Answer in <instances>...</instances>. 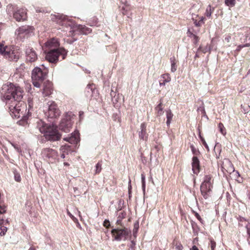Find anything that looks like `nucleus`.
<instances>
[{
  "label": "nucleus",
  "mask_w": 250,
  "mask_h": 250,
  "mask_svg": "<svg viewBox=\"0 0 250 250\" xmlns=\"http://www.w3.org/2000/svg\"><path fill=\"white\" fill-rule=\"evenodd\" d=\"M183 248V247L181 243H176L175 245L176 250H182Z\"/></svg>",
  "instance_id": "45"
},
{
  "label": "nucleus",
  "mask_w": 250,
  "mask_h": 250,
  "mask_svg": "<svg viewBox=\"0 0 250 250\" xmlns=\"http://www.w3.org/2000/svg\"><path fill=\"white\" fill-rule=\"evenodd\" d=\"M52 83L51 82L47 81L43 84L42 94L44 96H48L52 93Z\"/></svg>",
  "instance_id": "15"
},
{
  "label": "nucleus",
  "mask_w": 250,
  "mask_h": 250,
  "mask_svg": "<svg viewBox=\"0 0 250 250\" xmlns=\"http://www.w3.org/2000/svg\"><path fill=\"white\" fill-rule=\"evenodd\" d=\"M167 114V126H169L171 123V121L173 117V114L172 113L170 110H167L166 111Z\"/></svg>",
  "instance_id": "24"
},
{
  "label": "nucleus",
  "mask_w": 250,
  "mask_h": 250,
  "mask_svg": "<svg viewBox=\"0 0 250 250\" xmlns=\"http://www.w3.org/2000/svg\"><path fill=\"white\" fill-rule=\"evenodd\" d=\"M34 28L33 26L24 25L20 27L15 32L18 39L22 40L28 38L34 34Z\"/></svg>",
  "instance_id": "6"
},
{
  "label": "nucleus",
  "mask_w": 250,
  "mask_h": 250,
  "mask_svg": "<svg viewBox=\"0 0 250 250\" xmlns=\"http://www.w3.org/2000/svg\"><path fill=\"white\" fill-rule=\"evenodd\" d=\"M128 188L129 194H130V190H131V180H130V179H129V182H128Z\"/></svg>",
  "instance_id": "57"
},
{
  "label": "nucleus",
  "mask_w": 250,
  "mask_h": 250,
  "mask_svg": "<svg viewBox=\"0 0 250 250\" xmlns=\"http://www.w3.org/2000/svg\"><path fill=\"white\" fill-rule=\"evenodd\" d=\"M67 53V51L63 48L51 49L46 53L45 59L51 63H56L60 56H62V60L64 59Z\"/></svg>",
  "instance_id": "3"
},
{
  "label": "nucleus",
  "mask_w": 250,
  "mask_h": 250,
  "mask_svg": "<svg viewBox=\"0 0 250 250\" xmlns=\"http://www.w3.org/2000/svg\"><path fill=\"white\" fill-rule=\"evenodd\" d=\"M104 226L106 228H108L110 226V222L108 220H105L103 224Z\"/></svg>",
  "instance_id": "49"
},
{
  "label": "nucleus",
  "mask_w": 250,
  "mask_h": 250,
  "mask_svg": "<svg viewBox=\"0 0 250 250\" xmlns=\"http://www.w3.org/2000/svg\"><path fill=\"white\" fill-rule=\"evenodd\" d=\"M141 179H142V188L143 190H145V176L144 174H141Z\"/></svg>",
  "instance_id": "43"
},
{
  "label": "nucleus",
  "mask_w": 250,
  "mask_h": 250,
  "mask_svg": "<svg viewBox=\"0 0 250 250\" xmlns=\"http://www.w3.org/2000/svg\"><path fill=\"white\" fill-rule=\"evenodd\" d=\"M225 3L228 6L232 7L235 6L236 1L235 0H225Z\"/></svg>",
  "instance_id": "29"
},
{
  "label": "nucleus",
  "mask_w": 250,
  "mask_h": 250,
  "mask_svg": "<svg viewBox=\"0 0 250 250\" xmlns=\"http://www.w3.org/2000/svg\"><path fill=\"white\" fill-rule=\"evenodd\" d=\"M18 8L17 6L13 4H9L6 7V11L8 14L11 15L13 14L14 16V13L18 9Z\"/></svg>",
  "instance_id": "21"
},
{
  "label": "nucleus",
  "mask_w": 250,
  "mask_h": 250,
  "mask_svg": "<svg viewBox=\"0 0 250 250\" xmlns=\"http://www.w3.org/2000/svg\"><path fill=\"white\" fill-rule=\"evenodd\" d=\"M6 211V206L0 202V214L4 213Z\"/></svg>",
  "instance_id": "37"
},
{
  "label": "nucleus",
  "mask_w": 250,
  "mask_h": 250,
  "mask_svg": "<svg viewBox=\"0 0 250 250\" xmlns=\"http://www.w3.org/2000/svg\"><path fill=\"white\" fill-rule=\"evenodd\" d=\"M126 215V212L124 211H122L121 212L119 213L118 218L123 220L125 218Z\"/></svg>",
  "instance_id": "40"
},
{
  "label": "nucleus",
  "mask_w": 250,
  "mask_h": 250,
  "mask_svg": "<svg viewBox=\"0 0 250 250\" xmlns=\"http://www.w3.org/2000/svg\"><path fill=\"white\" fill-rule=\"evenodd\" d=\"M41 154L45 160L51 163H55L58 157L57 152L50 148H43Z\"/></svg>",
  "instance_id": "8"
},
{
  "label": "nucleus",
  "mask_w": 250,
  "mask_h": 250,
  "mask_svg": "<svg viewBox=\"0 0 250 250\" xmlns=\"http://www.w3.org/2000/svg\"><path fill=\"white\" fill-rule=\"evenodd\" d=\"M65 141L68 142L71 144H76L80 141L79 133L75 130L71 134V136L63 138Z\"/></svg>",
  "instance_id": "14"
},
{
  "label": "nucleus",
  "mask_w": 250,
  "mask_h": 250,
  "mask_svg": "<svg viewBox=\"0 0 250 250\" xmlns=\"http://www.w3.org/2000/svg\"><path fill=\"white\" fill-rule=\"evenodd\" d=\"M231 37L229 35L227 36L225 38V41H226L227 42H229L230 41Z\"/></svg>",
  "instance_id": "54"
},
{
  "label": "nucleus",
  "mask_w": 250,
  "mask_h": 250,
  "mask_svg": "<svg viewBox=\"0 0 250 250\" xmlns=\"http://www.w3.org/2000/svg\"><path fill=\"white\" fill-rule=\"evenodd\" d=\"M77 39H68L67 42L70 44L73 43L75 41H76Z\"/></svg>",
  "instance_id": "55"
},
{
  "label": "nucleus",
  "mask_w": 250,
  "mask_h": 250,
  "mask_svg": "<svg viewBox=\"0 0 250 250\" xmlns=\"http://www.w3.org/2000/svg\"><path fill=\"white\" fill-rule=\"evenodd\" d=\"M45 45L46 47L48 48V49L51 50L53 48H58L59 42L57 39L52 38L46 42Z\"/></svg>",
  "instance_id": "17"
},
{
  "label": "nucleus",
  "mask_w": 250,
  "mask_h": 250,
  "mask_svg": "<svg viewBox=\"0 0 250 250\" xmlns=\"http://www.w3.org/2000/svg\"><path fill=\"white\" fill-rule=\"evenodd\" d=\"M202 183L212 185V176L211 175H206Z\"/></svg>",
  "instance_id": "27"
},
{
  "label": "nucleus",
  "mask_w": 250,
  "mask_h": 250,
  "mask_svg": "<svg viewBox=\"0 0 250 250\" xmlns=\"http://www.w3.org/2000/svg\"><path fill=\"white\" fill-rule=\"evenodd\" d=\"M67 214L73 219L74 220V219H75V218L74 217V216L69 211H67Z\"/></svg>",
  "instance_id": "61"
},
{
  "label": "nucleus",
  "mask_w": 250,
  "mask_h": 250,
  "mask_svg": "<svg viewBox=\"0 0 250 250\" xmlns=\"http://www.w3.org/2000/svg\"><path fill=\"white\" fill-rule=\"evenodd\" d=\"M57 19L58 20L56 21L59 24L66 27L71 26L70 22L66 20L65 16L58 15Z\"/></svg>",
  "instance_id": "19"
},
{
  "label": "nucleus",
  "mask_w": 250,
  "mask_h": 250,
  "mask_svg": "<svg viewBox=\"0 0 250 250\" xmlns=\"http://www.w3.org/2000/svg\"><path fill=\"white\" fill-rule=\"evenodd\" d=\"M12 146L14 147V148L18 152H21V150L19 146L17 145L14 144H11Z\"/></svg>",
  "instance_id": "47"
},
{
  "label": "nucleus",
  "mask_w": 250,
  "mask_h": 250,
  "mask_svg": "<svg viewBox=\"0 0 250 250\" xmlns=\"http://www.w3.org/2000/svg\"><path fill=\"white\" fill-rule=\"evenodd\" d=\"M95 88V86L93 83L89 84L87 85L86 87V89L87 90L88 92H89V90L93 92Z\"/></svg>",
  "instance_id": "35"
},
{
  "label": "nucleus",
  "mask_w": 250,
  "mask_h": 250,
  "mask_svg": "<svg viewBox=\"0 0 250 250\" xmlns=\"http://www.w3.org/2000/svg\"><path fill=\"white\" fill-rule=\"evenodd\" d=\"M199 19V21L202 24H203L204 23V20L205 19V18L203 17H201Z\"/></svg>",
  "instance_id": "59"
},
{
  "label": "nucleus",
  "mask_w": 250,
  "mask_h": 250,
  "mask_svg": "<svg viewBox=\"0 0 250 250\" xmlns=\"http://www.w3.org/2000/svg\"><path fill=\"white\" fill-rule=\"evenodd\" d=\"M195 216L196 217L197 219L199 220L201 223H202V219L201 217V216L199 215V214H198L197 213H196L195 214Z\"/></svg>",
  "instance_id": "56"
},
{
  "label": "nucleus",
  "mask_w": 250,
  "mask_h": 250,
  "mask_svg": "<svg viewBox=\"0 0 250 250\" xmlns=\"http://www.w3.org/2000/svg\"><path fill=\"white\" fill-rule=\"evenodd\" d=\"M201 142L203 144V145L205 146V147L208 150H209V147H208V144H207L205 140L204 139V138H201Z\"/></svg>",
  "instance_id": "46"
},
{
  "label": "nucleus",
  "mask_w": 250,
  "mask_h": 250,
  "mask_svg": "<svg viewBox=\"0 0 250 250\" xmlns=\"http://www.w3.org/2000/svg\"><path fill=\"white\" fill-rule=\"evenodd\" d=\"M242 35L244 38L243 39L244 42L250 41V29H247L244 33H242Z\"/></svg>",
  "instance_id": "25"
},
{
  "label": "nucleus",
  "mask_w": 250,
  "mask_h": 250,
  "mask_svg": "<svg viewBox=\"0 0 250 250\" xmlns=\"http://www.w3.org/2000/svg\"><path fill=\"white\" fill-rule=\"evenodd\" d=\"M48 70L44 68L42 70L40 67H36L32 72V79L40 81H43L46 78Z\"/></svg>",
  "instance_id": "9"
},
{
  "label": "nucleus",
  "mask_w": 250,
  "mask_h": 250,
  "mask_svg": "<svg viewBox=\"0 0 250 250\" xmlns=\"http://www.w3.org/2000/svg\"><path fill=\"white\" fill-rule=\"evenodd\" d=\"M210 246L211 250H215L214 249L216 247V242L212 239H210Z\"/></svg>",
  "instance_id": "42"
},
{
  "label": "nucleus",
  "mask_w": 250,
  "mask_h": 250,
  "mask_svg": "<svg viewBox=\"0 0 250 250\" xmlns=\"http://www.w3.org/2000/svg\"><path fill=\"white\" fill-rule=\"evenodd\" d=\"M242 46L243 48L246 47H249L250 46V43H246L245 44H243Z\"/></svg>",
  "instance_id": "64"
},
{
  "label": "nucleus",
  "mask_w": 250,
  "mask_h": 250,
  "mask_svg": "<svg viewBox=\"0 0 250 250\" xmlns=\"http://www.w3.org/2000/svg\"><path fill=\"white\" fill-rule=\"evenodd\" d=\"M213 10L214 8H212L210 5H208L205 13V16L208 18H210Z\"/></svg>",
  "instance_id": "26"
},
{
  "label": "nucleus",
  "mask_w": 250,
  "mask_h": 250,
  "mask_svg": "<svg viewBox=\"0 0 250 250\" xmlns=\"http://www.w3.org/2000/svg\"><path fill=\"white\" fill-rule=\"evenodd\" d=\"M13 17L18 21H23L26 19V12L24 8H18L14 13Z\"/></svg>",
  "instance_id": "12"
},
{
  "label": "nucleus",
  "mask_w": 250,
  "mask_h": 250,
  "mask_svg": "<svg viewBox=\"0 0 250 250\" xmlns=\"http://www.w3.org/2000/svg\"><path fill=\"white\" fill-rule=\"evenodd\" d=\"M193 23H194V25L197 27H200L202 25V24L200 22L199 20L198 21L197 20H194L193 21Z\"/></svg>",
  "instance_id": "48"
},
{
  "label": "nucleus",
  "mask_w": 250,
  "mask_h": 250,
  "mask_svg": "<svg viewBox=\"0 0 250 250\" xmlns=\"http://www.w3.org/2000/svg\"><path fill=\"white\" fill-rule=\"evenodd\" d=\"M122 10H123V14L124 15H126V10L125 9V8L124 7H123L122 8Z\"/></svg>",
  "instance_id": "62"
},
{
  "label": "nucleus",
  "mask_w": 250,
  "mask_h": 250,
  "mask_svg": "<svg viewBox=\"0 0 250 250\" xmlns=\"http://www.w3.org/2000/svg\"><path fill=\"white\" fill-rule=\"evenodd\" d=\"M192 169L194 174H197L200 171V162L196 156H193L192 160Z\"/></svg>",
  "instance_id": "16"
},
{
  "label": "nucleus",
  "mask_w": 250,
  "mask_h": 250,
  "mask_svg": "<svg viewBox=\"0 0 250 250\" xmlns=\"http://www.w3.org/2000/svg\"><path fill=\"white\" fill-rule=\"evenodd\" d=\"M102 170V164L100 162H98L96 165V173H99Z\"/></svg>",
  "instance_id": "38"
},
{
  "label": "nucleus",
  "mask_w": 250,
  "mask_h": 250,
  "mask_svg": "<svg viewBox=\"0 0 250 250\" xmlns=\"http://www.w3.org/2000/svg\"><path fill=\"white\" fill-rule=\"evenodd\" d=\"M218 128L219 129L220 132L223 135H225L226 134V131L225 128L224 126V125L222 123H220L218 125Z\"/></svg>",
  "instance_id": "31"
},
{
  "label": "nucleus",
  "mask_w": 250,
  "mask_h": 250,
  "mask_svg": "<svg viewBox=\"0 0 250 250\" xmlns=\"http://www.w3.org/2000/svg\"><path fill=\"white\" fill-rule=\"evenodd\" d=\"M198 51H201L204 53H206L208 52L209 51L210 48L209 47H208V45L204 47H202L201 46H200L198 49Z\"/></svg>",
  "instance_id": "32"
},
{
  "label": "nucleus",
  "mask_w": 250,
  "mask_h": 250,
  "mask_svg": "<svg viewBox=\"0 0 250 250\" xmlns=\"http://www.w3.org/2000/svg\"><path fill=\"white\" fill-rule=\"evenodd\" d=\"M112 234L114 236V239L118 241L125 240L131 233L129 229L125 227L120 228L116 227L111 230Z\"/></svg>",
  "instance_id": "5"
},
{
  "label": "nucleus",
  "mask_w": 250,
  "mask_h": 250,
  "mask_svg": "<svg viewBox=\"0 0 250 250\" xmlns=\"http://www.w3.org/2000/svg\"><path fill=\"white\" fill-rule=\"evenodd\" d=\"M155 109L157 111L158 116H161L163 114V107L161 102L156 107Z\"/></svg>",
  "instance_id": "28"
},
{
  "label": "nucleus",
  "mask_w": 250,
  "mask_h": 250,
  "mask_svg": "<svg viewBox=\"0 0 250 250\" xmlns=\"http://www.w3.org/2000/svg\"><path fill=\"white\" fill-rule=\"evenodd\" d=\"M32 81L33 84L36 87H40L41 86V83L43 82L35 80H32Z\"/></svg>",
  "instance_id": "39"
},
{
  "label": "nucleus",
  "mask_w": 250,
  "mask_h": 250,
  "mask_svg": "<svg viewBox=\"0 0 250 250\" xmlns=\"http://www.w3.org/2000/svg\"><path fill=\"white\" fill-rule=\"evenodd\" d=\"M242 48H243L242 45H238L235 50V53H238V52H239Z\"/></svg>",
  "instance_id": "51"
},
{
  "label": "nucleus",
  "mask_w": 250,
  "mask_h": 250,
  "mask_svg": "<svg viewBox=\"0 0 250 250\" xmlns=\"http://www.w3.org/2000/svg\"><path fill=\"white\" fill-rule=\"evenodd\" d=\"M7 231V227L3 225L0 226V236H4Z\"/></svg>",
  "instance_id": "30"
},
{
  "label": "nucleus",
  "mask_w": 250,
  "mask_h": 250,
  "mask_svg": "<svg viewBox=\"0 0 250 250\" xmlns=\"http://www.w3.org/2000/svg\"><path fill=\"white\" fill-rule=\"evenodd\" d=\"M190 36H191L192 37H193V43L195 44H196L198 42H199V38L198 36H197L196 35L192 33H189Z\"/></svg>",
  "instance_id": "36"
},
{
  "label": "nucleus",
  "mask_w": 250,
  "mask_h": 250,
  "mask_svg": "<svg viewBox=\"0 0 250 250\" xmlns=\"http://www.w3.org/2000/svg\"><path fill=\"white\" fill-rule=\"evenodd\" d=\"M2 91L11 116L21 118L18 122L20 125L24 126L26 125L28 117L31 115L32 110V101H28V108L27 111L26 105L22 101L23 90L21 87L10 83L2 86Z\"/></svg>",
  "instance_id": "1"
},
{
  "label": "nucleus",
  "mask_w": 250,
  "mask_h": 250,
  "mask_svg": "<svg viewBox=\"0 0 250 250\" xmlns=\"http://www.w3.org/2000/svg\"><path fill=\"white\" fill-rule=\"evenodd\" d=\"M14 179L16 181L20 182L21 181V175L17 171H14Z\"/></svg>",
  "instance_id": "33"
},
{
  "label": "nucleus",
  "mask_w": 250,
  "mask_h": 250,
  "mask_svg": "<svg viewBox=\"0 0 250 250\" xmlns=\"http://www.w3.org/2000/svg\"><path fill=\"white\" fill-rule=\"evenodd\" d=\"M37 127L39 128L40 131L42 133V128L46 130L49 127V125H47L42 120H40L37 122Z\"/></svg>",
  "instance_id": "23"
},
{
  "label": "nucleus",
  "mask_w": 250,
  "mask_h": 250,
  "mask_svg": "<svg viewBox=\"0 0 250 250\" xmlns=\"http://www.w3.org/2000/svg\"><path fill=\"white\" fill-rule=\"evenodd\" d=\"M135 244V242L133 240H132L131 241V244L129 245V248L132 250H134Z\"/></svg>",
  "instance_id": "50"
},
{
  "label": "nucleus",
  "mask_w": 250,
  "mask_h": 250,
  "mask_svg": "<svg viewBox=\"0 0 250 250\" xmlns=\"http://www.w3.org/2000/svg\"><path fill=\"white\" fill-rule=\"evenodd\" d=\"M246 228L247 229V233H248V235H249V236L250 237V225H247L246 226Z\"/></svg>",
  "instance_id": "58"
},
{
  "label": "nucleus",
  "mask_w": 250,
  "mask_h": 250,
  "mask_svg": "<svg viewBox=\"0 0 250 250\" xmlns=\"http://www.w3.org/2000/svg\"><path fill=\"white\" fill-rule=\"evenodd\" d=\"M170 61L171 62V71L172 72H175L177 70V65L175 58L174 57H171L170 58Z\"/></svg>",
  "instance_id": "22"
},
{
  "label": "nucleus",
  "mask_w": 250,
  "mask_h": 250,
  "mask_svg": "<svg viewBox=\"0 0 250 250\" xmlns=\"http://www.w3.org/2000/svg\"><path fill=\"white\" fill-rule=\"evenodd\" d=\"M161 80L159 82L160 86L165 85L166 83H168L171 80V78L168 74H165L161 76Z\"/></svg>",
  "instance_id": "20"
},
{
  "label": "nucleus",
  "mask_w": 250,
  "mask_h": 250,
  "mask_svg": "<svg viewBox=\"0 0 250 250\" xmlns=\"http://www.w3.org/2000/svg\"><path fill=\"white\" fill-rule=\"evenodd\" d=\"M146 125L145 123L141 124L140 125V131L139 132V136L140 139L146 140L147 135L146 132Z\"/></svg>",
  "instance_id": "18"
},
{
  "label": "nucleus",
  "mask_w": 250,
  "mask_h": 250,
  "mask_svg": "<svg viewBox=\"0 0 250 250\" xmlns=\"http://www.w3.org/2000/svg\"><path fill=\"white\" fill-rule=\"evenodd\" d=\"M198 17V15L195 14H192L191 15V19L193 21L194 20H197V18Z\"/></svg>",
  "instance_id": "52"
},
{
  "label": "nucleus",
  "mask_w": 250,
  "mask_h": 250,
  "mask_svg": "<svg viewBox=\"0 0 250 250\" xmlns=\"http://www.w3.org/2000/svg\"><path fill=\"white\" fill-rule=\"evenodd\" d=\"M9 224V221L8 219L4 220L1 219L0 220V226L3 225L4 226L7 227Z\"/></svg>",
  "instance_id": "41"
},
{
  "label": "nucleus",
  "mask_w": 250,
  "mask_h": 250,
  "mask_svg": "<svg viewBox=\"0 0 250 250\" xmlns=\"http://www.w3.org/2000/svg\"><path fill=\"white\" fill-rule=\"evenodd\" d=\"M212 185L210 184L202 183L200 186V190L202 195L205 199H208L211 192Z\"/></svg>",
  "instance_id": "10"
},
{
  "label": "nucleus",
  "mask_w": 250,
  "mask_h": 250,
  "mask_svg": "<svg viewBox=\"0 0 250 250\" xmlns=\"http://www.w3.org/2000/svg\"><path fill=\"white\" fill-rule=\"evenodd\" d=\"M42 133H43L45 138L49 141H55L59 140L61 137L56 127L49 125L46 130L42 128Z\"/></svg>",
  "instance_id": "7"
},
{
  "label": "nucleus",
  "mask_w": 250,
  "mask_h": 250,
  "mask_svg": "<svg viewBox=\"0 0 250 250\" xmlns=\"http://www.w3.org/2000/svg\"><path fill=\"white\" fill-rule=\"evenodd\" d=\"M191 250H199L197 248V247L195 246H193Z\"/></svg>",
  "instance_id": "63"
},
{
  "label": "nucleus",
  "mask_w": 250,
  "mask_h": 250,
  "mask_svg": "<svg viewBox=\"0 0 250 250\" xmlns=\"http://www.w3.org/2000/svg\"><path fill=\"white\" fill-rule=\"evenodd\" d=\"M190 148H191V150H192V151L193 153H194H194H195V151H196V148L194 147V146H193V145H191L190 146Z\"/></svg>",
  "instance_id": "60"
},
{
  "label": "nucleus",
  "mask_w": 250,
  "mask_h": 250,
  "mask_svg": "<svg viewBox=\"0 0 250 250\" xmlns=\"http://www.w3.org/2000/svg\"><path fill=\"white\" fill-rule=\"evenodd\" d=\"M44 111L48 118H57L60 115V111L55 102L49 101L44 106Z\"/></svg>",
  "instance_id": "4"
},
{
  "label": "nucleus",
  "mask_w": 250,
  "mask_h": 250,
  "mask_svg": "<svg viewBox=\"0 0 250 250\" xmlns=\"http://www.w3.org/2000/svg\"><path fill=\"white\" fill-rule=\"evenodd\" d=\"M138 229H139V223L138 222H136L134 224V229H133V236L135 237H136V234H137V232L138 231Z\"/></svg>",
  "instance_id": "34"
},
{
  "label": "nucleus",
  "mask_w": 250,
  "mask_h": 250,
  "mask_svg": "<svg viewBox=\"0 0 250 250\" xmlns=\"http://www.w3.org/2000/svg\"><path fill=\"white\" fill-rule=\"evenodd\" d=\"M119 96V94H118L117 95V97L116 96V95H115L112 98V101L113 102V103H114V102H118V97Z\"/></svg>",
  "instance_id": "53"
},
{
  "label": "nucleus",
  "mask_w": 250,
  "mask_h": 250,
  "mask_svg": "<svg viewBox=\"0 0 250 250\" xmlns=\"http://www.w3.org/2000/svg\"><path fill=\"white\" fill-rule=\"evenodd\" d=\"M0 54L10 61L17 62L20 58V52L17 47L14 46H4L0 44Z\"/></svg>",
  "instance_id": "2"
},
{
  "label": "nucleus",
  "mask_w": 250,
  "mask_h": 250,
  "mask_svg": "<svg viewBox=\"0 0 250 250\" xmlns=\"http://www.w3.org/2000/svg\"><path fill=\"white\" fill-rule=\"evenodd\" d=\"M122 219L117 218V220L116 221V224L118 226L117 227H120V228H122L125 227L124 225L122 223Z\"/></svg>",
  "instance_id": "44"
},
{
  "label": "nucleus",
  "mask_w": 250,
  "mask_h": 250,
  "mask_svg": "<svg viewBox=\"0 0 250 250\" xmlns=\"http://www.w3.org/2000/svg\"><path fill=\"white\" fill-rule=\"evenodd\" d=\"M72 125V122L69 119L63 118L59 125V129L64 132H68L70 131Z\"/></svg>",
  "instance_id": "11"
},
{
  "label": "nucleus",
  "mask_w": 250,
  "mask_h": 250,
  "mask_svg": "<svg viewBox=\"0 0 250 250\" xmlns=\"http://www.w3.org/2000/svg\"><path fill=\"white\" fill-rule=\"evenodd\" d=\"M26 57L27 62H35L37 58V54L33 48L28 47L26 49Z\"/></svg>",
  "instance_id": "13"
}]
</instances>
